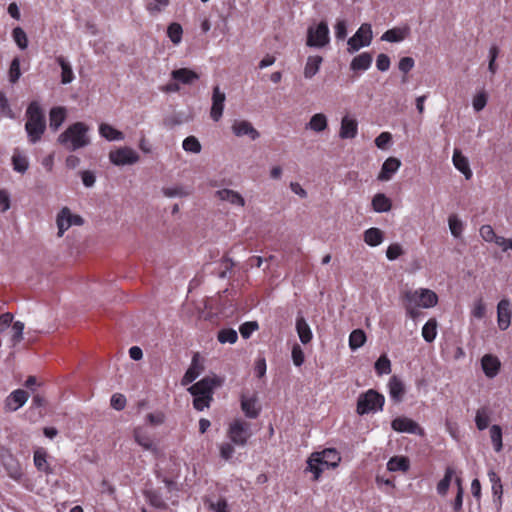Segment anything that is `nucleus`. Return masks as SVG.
<instances>
[{
  "label": "nucleus",
  "mask_w": 512,
  "mask_h": 512,
  "mask_svg": "<svg viewBox=\"0 0 512 512\" xmlns=\"http://www.w3.org/2000/svg\"><path fill=\"white\" fill-rule=\"evenodd\" d=\"M490 438L493 448L496 452H500L503 448L502 428L499 425H492L490 428Z\"/></svg>",
  "instance_id": "37998d69"
},
{
  "label": "nucleus",
  "mask_w": 512,
  "mask_h": 512,
  "mask_svg": "<svg viewBox=\"0 0 512 512\" xmlns=\"http://www.w3.org/2000/svg\"><path fill=\"white\" fill-rule=\"evenodd\" d=\"M410 468V461L405 456H394L387 463V469L392 472H407Z\"/></svg>",
  "instance_id": "473e14b6"
},
{
  "label": "nucleus",
  "mask_w": 512,
  "mask_h": 512,
  "mask_svg": "<svg viewBox=\"0 0 512 512\" xmlns=\"http://www.w3.org/2000/svg\"><path fill=\"white\" fill-rule=\"evenodd\" d=\"M358 133V123L356 119L344 116L341 120L339 136L342 139H353Z\"/></svg>",
  "instance_id": "6ab92c4d"
},
{
  "label": "nucleus",
  "mask_w": 512,
  "mask_h": 512,
  "mask_svg": "<svg viewBox=\"0 0 512 512\" xmlns=\"http://www.w3.org/2000/svg\"><path fill=\"white\" fill-rule=\"evenodd\" d=\"M327 125V117L323 113H316L311 117L308 128L315 132H322L327 128Z\"/></svg>",
  "instance_id": "58836bf2"
},
{
  "label": "nucleus",
  "mask_w": 512,
  "mask_h": 512,
  "mask_svg": "<svg viewBox=\"0 0 512 512\" xmlns=\"http://www.w3.org/2000/svg\"><path fill=\"white\" fill-rule=\"evenodd\" d=\"M391 427L396 432H405L417 435H424V429L414 420L408 417H397L391 422Z\"/></svg>",
  "instance_id": "f8f14e48"
},
{
  "label": "nucleus",
  "mask_w": 512,
  "mask_h": 512,
  "mask_svg": "<svg viewBox=\"0 0 512 512\" xmlns=\"http://www.w3.org/2000/svg\"><path fill=\"white\" fill-rule=\"evenodd\" d=\"M373 38L372 27L368 23H363L356 33L349 38L348 46L349 51L354 52L358 51L360 48L369 46L371 44Z\"/></svg>",
  "instance_id": "1a4fd4ad"
},
{
  "label": "nucleus",
  "mask_w": 512,
  "mask_h": 512,
  "mask_svg": "<svg viewBox=\"0 0 512 512\" xmlns=\"http://www.w3.org/2000/svg\"><path fill=\"white\" fill-rule=\"evenodd\" d=\"M402 300H403V306L406 311V315L409 318H411L412 320H416L421 314V312L419 310L420 307L415 305V303L408 301L407 299H402Z\"/></svg>",
  "instance_id": "680f3d73"
},
{
  "label": "nucleus",
  "mask_w": 512,
  "mask_h": 512,
  "mask_svg": "<svg viewBox=\"0 0 512 512\" xmlns=\"http://www.w3.org/2000/svg\"><path fill=\"white\" fill-rule=\"evenodd\" d=\"M372 63V56L368 52H363L353 58L351 62V69L354 71L367 70Z\"/></svg>",
  "instance_id": "f704fd0d"
},
{
  "label": "nucleus",
  "mask_w": 512,
  "mask_h": 512,
  "mask_svg": "<svg viewBox=\"0 0 512 512\" xmlns=\"http://www.w3.org/2000/svg\"><path fill=\"white\" fill-rule=\"evenodd\" d=\"M232 131L238 137L249 136L252 140H256L260 136L252 124L246 120H235Z\"/></svg>",
  "instance_id": "f3484780"
},
{
  "label": "nucleus",
  "mask_w": 512,
  "mask_h": 512,
  "mask_svg": "<svg viewBox=\"0 0 512 512\" xmlns=\"http://www.w3.org/2000/svg\"><path fill=\"white\" fill-rule=\"evenodd\" d=\"M388 389L391 399L399 403L403 400L406 389L402 380L396 375L392 376L388 382Z\"/></svg>",
  "instance_id": "412c9836"
},
{
  "label": "nucleus",
  "mask_w": 512,
  "mask_h": 512,
  "mask_svg": "<svg viewBox=\"0 0 512 512\" xmlns=\"http://www.w3.org/2000/svg\"><path fill=\"white\" fill-rule=\"evenodd\" d=\"M24 327V323L21 321H16L12 324L11 342L13 345L20 343L23 339Z\"/></svg>",
  "instance_id": "13d9d810"
},
{
  "label": "nucleus",
  "mask_w": 512,
  "mask_h": 512,
  "mask_svg": "<svg viewBox=\"0 0 512 512\" xmlns=\"http://www.w3.org/2000/svg\"><path fill=\"white\" fill-rule=\"evenodd\" d=\"M251 436L250 424L241 418L234 419L228 426L227 437L236 446H245Z\"/></svg>",
  "instance_id": "39448f33"
},
{
  "label": "nucleus",
  "mask_w": 512,
  "mask_h": 512,
  "mask_svg": "<svg viewBox=\"0 0 512 512\" xmlns=\"http://www.w3.org/2000/svg\"><path fill=\"white\" fill-rule=\"evenodd\" d=\"M322 62L323 58L319 55L309 56L304 67V77L306 79L314 77L318 73Z\"/></svg>",
  "instance_id": "cd10ccee"
},
{
  "label": "nucleus",
  "mask_w": 512,
  "mask_h": 512,
  "mask_svg": "<svg viewBox=\"0 0 512 512\" xmlns=\"http://www.w3.org/2000/svg\"><path fill=\"white\" fill-rule=\"evenodd\" d=\"M12 37L16 45L24 50L28 47V38L25 31L21 27H15L12 31Z\"/></svg>",
  "instance_id": "3c124183"
},
{
  "label": "nucleus",
  "mask_w": 512,
  "mask_h": 512,
  "mask_svg": "<svg viewBox=\"0 0 512 512\" xmlns=\"http://www.w3.org/2000/svg\"><path fill=\"white\" fill-rule=\"evenodd\" d=\"M135 442L146 451L155 452L157 450L154 440L150 433L144 427L138 426L133 430Z\"/></svg>",
  "instance_id": "2eb2a0df"
},
{
  "label": "nucleus",
  "mask_w": 512,
  "mask_h": 512,
  "mask_svg": "<svg viewBox=\"0 0 512 512\" xmlns=\"http://www.w3.org/2000/svg\"><path fill=\"white\" fill-rule=\"evenodd\" d=\"M217 339L222 344H234L238 340V334L232 328H224L218 332Z\"/></svg>",
  "instance_id": "a18cd8bd"
},
{
  "label": "nucleus",
  "mask_w": 512,
  "mask_h": 512,
  "mask_svg": "<svg viewBox=\"0 0 512 512\" xmlns=\"http://www.w3.org/2000/svg\"><path fill=\"white\" fill-rule=\"evenodd\" d=\"M486 314V305L482 298L474 301L471 315L476 319H483Z\"/></svg>",
  "instance_id": "052dcab7"
},
{
  "label": "nucleus",
  "mask_w": 512,
  "mask_h": 512,
  "mask_svg": "<svg viewBox=\"0 0 512 512\" xmlns=\"http://www.w3.org/2000/svg\"><path fill=\"white\" fill-rule=\"evenodd\" d=\"M217 196L223 200L227 201L233 205H238L243 207L245 205L244 198L236 191L230 189H222L216 192Z\"/></svg>",
  "instance_id": "c85d7f7f"
},
{
  "label": "nucleus",
  "mask_w": 512,
  "mask_h": 512,
  "mask_svg": "<svg viewBox=\"0 0 512 512\" xmlns=\"http://www.w3.org/2000/svg\"><path fill=\"white\" fill-rule=\"evenodd\" d=\"M223 379L214 375L206 376L188 388L191 395L213 396L216 387L221 386Z\"/></svg>",
  "instance_id": "0eeeda50"
},
{
  "label": "nucleus",
  "mask_w": 512,
  "mask_h": 512,
  "mask_svg": "<svg viewBox=\"0 0 512 512\" xmlns=\"http://www.w3.org/2000/svg\"><path fill=\"white\" fill-rule=\"evenodd\" d=\"M171 77L182 84H192L199 79V74L189 68H180L173 70Z\"/></svg>",
  "instance_id": "b1692460"
},
{
  "label": "nucleus",
  "mask_w": 512,
  "mask_h": 512,
  "mask_svg": "<svg viewBox=\"0 0 512 512\" xmlns=\"http://www.w3.org/2000/svg\"><path fill=\"white\" fill-rule=\"evenodd\" d=\"M29 394L23 389H16L11 392L4 401V408L8 412L20 409L28 400Z\"/></svg>",
  "instance_id": "ddd939ff"
},
{
  "label": "nucleus",
  "mask_w": 512,
  "mask_h": 512,
  "mask_svg": "<svg viewBox=\"0 0 512 512\" xmlns=\"http://www.w3.org/2000/svg\"><path fill=\"white\" fill-rule=\"evenodd\" d=\"M409 33L410 27L407 25L403 27H394L384 32V34L381 36V40L391 43H397L406 39Z\"/></svg>",
  "instance_id": "4be33fe9"
},
{
  "label": "nucleus",
  "mask_w": 512,
  "mask_h": 512,
  "mask_svg": "<svg viewBox=\"0 0 512 512\" xmlns=\"http://www.w3.org/2000/svg\"><path fill=\"white\" fill-rule=\"evenodd\" d=\"M165 414L162 411H156L153 413H149L146 416V421L152 426H158L165 422Z\"/></svg>",
  "instance_id": "338daca9"
},
{
  "label": "nucleus",
  "mask_w": 512,
  "mask_h": 512,
  "mask_svg": "<svg viewBox=\"0 0 512 512\" xmlns=\"http://www.w3.org/2000/svg\"><path fill=\"white\" fill-rule=\"evenodd\" d=\"M341 462L339 452L334 448H326L321 452L313 453L308 461V469L314 474V480H318L323 472L321 465L328 468H336Z\"/></svg>",
  "instance_id": "7ed1b4c3"
},
{
  "label": "nucleus",
  "mask_w": 512,
  "mask_h": 512,
  "mask_svg": "<svg viewBox=\"0 0 512 512\" xmlns=\"http://www.w3.org/2000/svg\"><path fill=\"white\" fill-rule=\"evenodd\" d=\"M99 134L108 141H121L124 134L107 123H101L99 126Z\"/></svg>",
  "instance_id": "7c9ffc66"
},
{
  "label": "nucleus",
  "mask_w": 512,
  "mask_h": 512,
  "mask_svg": "<svg viewBox=\"0 0 512 512\" xmlns=\"http://www.w3.org/2000/svg\"><path fill=\"white\" fill-rule=\"evenodd\" d=\"M490 422V411L487 407H482L477 410L475 416L476 427L483 431L489 426Z\"/></svg>",
  "instance_id": "a19ab883"
},
{
  "label": "nucleus",
  "mask_w": 512,
  "mask_h": 512,
  "mask_svg": "<svg viewBox=\"0 0 512 512\" xmlns=\"http://www.w3.org/2000/svg\"><path fill=\"white\" fill-rule=\"evenodd\" d=\"M391 207V200L383 193L376 194L372 199V208L375 212H387Z\"/></svg>",
  "instance_id": "c9c22d12"
},
{
  "label": "nucleus",
  "mask_w": 512,
  "mask_h": 512,
  "mask_svg": "<svg viewBox=\"0 0 512 512\" xmlns=\"http://www.w3.org/2000/svg\"><path fill=\"white\" fill-rule=\"evenodd\" d=\"M402 299H407L421 308H431L438 303L437 294L427 288L405 291L402 294Z\"/></svg>",
  "instance_id": "423d86ee"
},
{
  "label": "nucleus",
  "mask_w": 512,
  "mask_h": 512,
  "mask_svg": "<svg viewBox=\"0 0 512 512\" xmlns=\"http://www.w3.org/2000/svg\"><path fill=\"white\" fill-rule=\"evenodd\" d=\"M257 398L255 396L245 397L242 395L241 397V409L244 412L245 416L250 419H255L260 414V408L256 406Z\"/></svg>",
  "instance_id": "5701e85b"
},
{
  "label": "nucleus",
  "mask_w": 512,
  "mask_h": 512,
  "mask_svg": "<svg viewBox=\"0 0 512 512\" xmlns=\"http://www.w3.org/2000/svg\"><path fill=\"white\" fill-rule=\"evenodd\" d=\"M87 132L88 126L86 124L76 122L60 134L58 140L67 149L75 151L89 144L90 140L87 136Z\"/></svg>",
  "instance_id": "f03ea898"
},
{
  "label": "nucleus",
  "mask_w": 512,
  "mask_h": 512,
  "mask_svg": "<svg viewBox=\"0 0 512 512\" xmlns=\"http://www.w3.org/2000/svg\"><path fill=\"white\" fill-rule=\"evenodd\" d=\"M481 366L484 374L488 378H494L500 371L501 363L498 357L492 354H486L481 359Z\"/></svg>",
  "instance_id": "a211bd4d"
},
{
  "label": "nucleus",
  "mask_w": 512,
  "mask_h": 512,
  "mask_svg": "<svg viewBox=\"0 0 512 512\" xmlns=\"http://www.w3.org/2000/svg\"><path fill=\"white\" fill-rule=\"evenodd\" d=\"M414 65L415 61L412 57L407 56L400 59L398 68L404 74L402 78L403 83L407 81L406 74H408L413 69Z\"/></svg>",
  "instance_id": "864d4df0"
},
{
  "label": "nucleus",
  "mask_w": 512,
  "mask_h": 512,
  "mask_svg": "<svg viewBox=\"0 0 512 512\" xmlns=\"http://www.w3.org/2000/svg\"><path fill=\"white\" fill-rule=\"evenodd\" d=\"M27 121L25 123V130L29 142L32 144L41 140L42 135L46 130V119L40 104L37 101H32L26 110Z\"/></svg>",
  "instance_id": "f257e3e1"
},
{
  "label": "nucleus",
  "mask_w": 512,
  "mask_h": 512,
  "mask_svg": "<svg viewBox=\"0 0 512 512\" xmlns=\"http://www.w3.org/2000/svg\"><path fill=\"white\" fill-rule=\"evenodd\" d=\"M66 118L64 107H53L49 112V125L53 130H57Z\"/></svg>",
  "instance_id": "72a5a7b5"
},
{
  "label": "nucleus",
  "mask_w": 512,
  "mask_h": 512,
  "mask_svg": "<svg viewBox=\"0 0 512 512\" xmlns=\"http://www.w3.org/2000/svg\"><path fill=\"white\" fill-rule=\"evenodd\" d=\"M366 341L365 332L361 329H355L350 333L349 346L352 350H356L364 345Z\"/></svg>",
  "instance_id": "79ce46f5"
},
{
  "label": "nucleus",
  "mask_w": 512,
  "mask_h": 512,
  "mask_svg": "<svg viewBox=\"0 0 512 512\" xmlns=\"http://www.w3.org/2000/svg\"><path fill=\"white\" fill-rule=\"evenodd\" d=\"M219 452H220V457L222 459H224L226 461L230 460L233 457V454L235 452L233 443L225 442V443L220 444Z\"/></svg>",
  "instance_id": "774afa93"
},
{
  "label": "nucleus",
  "mask_w": 512,
  "mask_h": 512,
  "mask_svg": "<svg viewBox=\"0 0 512 512\" xmlns=\"http://www.w3.org/2000/svg\"><path fill=\"white\" fill-rule=\"evenodd\" d=\"M110 161L117 166L131 165L139 160V155L130 147H121L109 153Z\"/></svg>",
  "instance_id": "9b49d317"
},
{
  "label": "nucleus",
  "mask_w": 512,
  "mask_h": 512,
  "mask_svg": "<svg viewBox=\"0 0 512 512\" xmlns=\"http://www.w3.org/2000/svg\"><path fill=\"white\" fill-rule=\"evenodd\" d=\"M225 99V93L220 90L219 86H215L213 88L212 106L210 110V116L215 122H218L222 118Z\"/></svg>",
  "instance_id": "4468645a"
},
{
  "label": "nucleus",
  "mask_w": 512,
  "mask_h": 512,
  "mask_svg": "<svg viewBox=\"0 0 512 512\" xmlns=\"http://www.w3.org/2000/svg\"><path fill=\"white\" fill-rule=\"evenodd\" d=\"M183 29L179 23L173 22L167 28V36L174 44H179L182 40Z\"/></svg>",
  "instance_id": "09e8293b"
},
{
  "label": "nucleus",
  "mask_w": 512,
  "mask_h": 512,
  "mask_svg": "<svg viewBox=\"0 0 512 512\" xmlns=\"http://www.w3.org/2000/svg\"><path fill=\"white\" fill-rule=\"evenodd\" d=\"M404 250L402 246L398 243L390 244L386 250V257L390 260H396L398 257L403 255Z\"/></svg>",
  "instance_id": "0e129e2a"
},
{
  "label": "nucleus",
  "mask_w": 512,
  "mask_h": 512,
  "mask_svg": "<svg viewBox=\"0 0 512 512\" xmlns=\"http://www.w3.org/2000/svg\"><path fill=\"white\" fill-rule=\"evenodd\" d=\"M480 236L482 239L486 242H493L496 243L498 239V235L495 233L493 227L491 225H482L479 230Z\"/></svg>",
  "instance_id": "4d7b16f0"
},
{
  "label": "nucleus",
  "mask_w": 512,
  "mask_h": 512,
  "mask_svg": "<svg viewBox=\"0 0 512 512\" xmlns=\"http://www.w3.org/2000/svg\"><path fill=\"white\" fill-rule=\"evenodd\" d=\"M144 497L148 503L157 509H166L167 503L162 498L161 493L155 489H149L144 491Z\"/></svg>",
  "instance_id": "2f4dec72"
},
{
  "label": "nucleus",
  "mask_w": 512,
  "mask_h": 512,
  "mask_svg": "<svg viewBox=\"0 0 512 512\" xmlns=\"http://www.w3.org/2000/svg\"><path fill=\"white\" fill-rule=\"evenodd\" d=\"M259 329V324L256 321H247L240 325L239 332L244 339H248L253 332Z\"/></svg>",
  "instance_id": "6e6d98bb"
},
{
  "label": "nucleus",
  "mask_w": 512,
  "mask_h": 512,
  "mask_svg": "<svg viewBox=\"0 0 512 512\" xmlns=\"http://www.w3.org/2000/svg\"><path fill=\"white\" fill-rule=\"evenodd\" d=\"M8 76H9V81L13 84L19 80V78L21 76V71H20V59L18 57H15L11 61L9 71H8Z\"/></svg>",
  "instance_id": "5fc2aeb1"
},
{
  "label": "nucleus",
  "mask_w": 512,
  "mask_h": 512,
  "mask_svg": "<svg viewBox=\"0 0 512 512\" xmlns=\"http://www.w3.org/2000/svg\"><path fill=\"white\" fill-rule=\"evenodd\" d=\"M193 406L196 410L202 411L204 408L209 407L210 402L213 399V396H203V395H193Z\"/></svg>",
  "instance_id": "e2e57ef3"
},
{
  "label": "nucleus",
  "mask_w": 512,
  "mask_h": 512,
  "mask_svg": "<svg viewBox=\"0 0 512 512\" xmlns=\"http://www.w3.org/2000/svg\"><path fill=\"white\" fill-rule=\"evenodd\" d=\"M202 364L198 361V355H194L190 367L185 372L182 378V385H188L192 383L203 371Z\"/></svg>",
  "instance_id": "393cba45"
},
{
  "label": "nucleus",
  "mask_w": 512,
  "mask_h": 512,
  "mask_svg": "<svg viewBox=\"0 0 512 512\" xmlns=\"http://www.w3.org/2000/svg\"><path fill=\"white\" fill-rule=\"evenodd\" d=\"M47 452L43 448H38L34 451V465L36 469L40 472L45 473L46 475H50L53 473L52 468L50 467L47 461Z\"/></svg>",
  "instance_id": "a878e982"
},
{
  "label": "nucleus",
  "mask_w": 512,
  "mask_h": 512,
  "mask_svg": "<svg viewBox=\"0 0 512 512\" xmlns=\"http://www.w3.org/2000/svg\"><path fill=\"white\" fill-rule=\"evenodd\" d=\"M374 368L378 375L390 374L391 362L385 354L381 355L375 362Z\"/></svg>",
  "instance_id": "8fccbe9b"
},
{
  "label": "nucleus",
  "mask_w": 512,
  "mask_h": 512,
  "mask_svg": "<svg viewBox=\"0 0 512 512\" xmlns=\"http://www.w3.org/2000/svg\"><path fill=\"white\" fill-rule=\"evenodd\" d=\"M401 166V161L395 157L387 158L381 168V171L378 175V180L380 181H388L392 178L393 174L397 172V170Z\"/></svg>",
  "instance_id": "aec40b11"
},
{
  "label": "nucleus",
  "mask_w": 512,
  "mask_h": 512,
  "mask_svg": "<svg viewBox=\"0 0 512 512\" xmlns=\"http://www.w3.org/2000/svg\"><path fill=\"white\" fill-rule=\"evenodd\" d=\"M182 146L186 152L199 153L201 151V144L195 136L186 137Z\"/></svg>",
  "instance_id": "603ef678"
},
{
  "label": "nucleus",
  "mask_w": 512,
  "mask_h": 512,
  "mask_svg": "<svg viewBox=\"0 0 512 512\" xmlns=\"http://www.w3.org/2000/svg\"><path fill=\"white\" fill-rule=\"evenodd\" d=\"M454 475V469L452 467H447L445 470V475L443 479L439 481L437 484V492L440 495H446L449 486L451 484L452 477Z\"/></svg>",
  "instance_id": "c03bdc74"
},
{
  "label": "nucleus",
  "mask_w": 512,
  "mask_h": 512,
  "mask_svg": "<svg viewBox=\"0 0 512 512\" xmlns=\"http://www.w3.org/2000/svg\"><path fill=\"white\" fill-rule=\"evenodd\" d=\"M385 397L374 389L361 393L357 399L356 413L360 416L382 411Z\"/></svg>",
  "instance_id": "20e7f679"
},
{
  "label": "nucleus",
  "mask_w": 512,
  "mask_h": 512,
  "mask_svg": "<svg viewBox=\"0 0 512 512\" xmlns=\"http://www.w3.org/2000/svg\"><path fill=\"white\" fill-rule=\"evenodd\" d=\"M126 397L121 393H115L110 399V405L117 411H121L126 406Z\"/></svg>",
  "instance_id": "69168bd1"
},
{
  "label": "nucleus",
  "mask_w": 512,
  "mask_h": 512,
  "mask_svg": "<svg viewBox=\"0 0 512 512\" xmlns=\"http://www.w3.org/2000/svg\"><path fill=\"white\" fill-rule=\"evenodd\" d=\"M449 229L454 237H459L463 231V223L456 215L449 216L448 219Z\"/></svg>",
  "instance_id": "bf43d9fd"
},
{
  "label": "nucleus",
  "mask_w": 512,
  "mask_h": 512,
  "mask_svg": "<svg viewBox=\"0 0 512 512\" xmlns=\"http://www.w3.org/2000/svg\"><path fill=\"white\" fill-rule=\"evenodd\" d=\"M422 336L426 342H433L437 336V321L435 318L429 319L422 328Z\"/></svg>",
  "instance_id": "4c0bfd02"
},
{
  "label": "nucleus",
  "mask_w": 512,
  "mask_h": 512,
  "mask_svg": "<svg viewBox=\"0 0 512 512\" xmlns=\"http://www.w3.org/2000/svg\"><path fill=\"white\" fill-rule=\"evenodd\" d=\"M57 62L61 67V82L62 84L71 83L74 79V73L71 68V65L64 59V57L60 56L57 58Z\"/></svg>",
  "instance_id": "ea45409f"
},
{
  "label": "nucleus",
  "mask_w": 512,
  "mask_h": 512,
  "mask_svg": "<svg viewBox=\"0 0 512 512\" xmlns=\"http://www.w3.org/2000/svg\"><path fill=\"white\" fill-rule=\"evenodd\" d=\"M296 330L298 333V336L300 338V341L303 344H307L312 340V331L310 329V326L304 319V317H297L296 319Z\"/></svg>",
  "instance_id": "c756f323"
},
{
  "label": "nucleus",
  "mask_w": 512,
  "mask_h": 512,
  "mask_svg": "<svg viewBox=\"0 0 512 512\" xmlns=\"http://www.w3.org/2000/svg\"><path fill=\"white\" fill-rule=\"evenodd\" d=\"M329 40V28L326 22L322 21L315 28H308L306 44L309 47H323L329 43Z\"/></svg>",
  "instance_id": "6e6552de"
},
{
  "label": "nucleus",
  "mask_w": 512,
  "mask_h": 512,
  "mask_svg": "<svg viewBox=\"0 0 512 512\" xmlns=\"http://www.w3.org/2000/svg\"><path fill=\"white\" fill-rule=\"evenodd\" d=\"M488 477H489V480H490V482L492 484L493 496L494 497H498L499 499H501V496H502V493H503V486H502L501 478L493 470H490L488 472Z\"/></svg>",
  "instance_id": "de8ad7c7"
},
{
  "label": "nucleus",
  "mask_w": 512,
  "mask_h": 512,
  "mask_svg": "<svg viewBox=\"0 0 512 512\" xmlns=\"http://www.w3.org/2000/svg\"><path fill=\"white\" fill-rule=\"evenodd\" d=\"M497 323L500 330H507L511 324V309L507 299H502L497 305Z\"/></svg>",
  "instance_id": "dca6fc26"
},
{
  "label": "nucleus",
  "mask_w": 512,
  "mask_h": 512,
  "mask_svg": "<svg viewBox=\"0 0 512 512\" xmlns=\"http://www.w3.org/2000/svg\"><path fill=\"white\" fill-rule=\"evenodd\" d=\"M56 224L58 227V236L62 237L64 232L73 225H82L83 219L81 216L72 214L68 207H63L57 215Z\"/></svg>",
  "instance_id": "9d476101"
},
{
  "label": "nucleus",
  "mask_w": 512,
  "mask_h": 512,
  "mask_svg": "<svg viewBox=\"0 0 512 512\" xmlns=\"http://www.w3.org/2000/svg\"><path fill=\"white\" fill-rule=\"evenodd\" d=\"M384 235L379 228H369L364 232V241L367 245L375 247L383 242Z\"/></svg>",
  "instance_id": "e433bc0d"
},
{
  "label": "nucleus",
  "mask_w": 512,
  "mask_h": 512,
  "mask_svg": "<svg viewBox=\"0 0 512 512\" xmlns=\"http://www.w3.org/2000/svg\"><path fill=\"white\" fill-rule=\"evenodd\" d=\"M453 164L458 169L467 180H469L472 177V171L469 166L468 159L462 155V153L455 149L453 153Z\"/></svg>",
  "instance_id": "bb28decb"
},
{
  "label": "nucleus",
  "mask_w": 512,
  "mask_h": 512,
  "mask_svg": "<svg viewBox=\"0 0 512 512\" xmlns=\"http://www.w3.org/2000/svg\"><path fill=\"white\" fill-rule=\"evenodd\" d=\"M13 169L19 173H25L28 169L29 163L25 155L15 152L12 156Z\"/></svg>",
  "instance_id": "49530a36"
}]
</instances>
